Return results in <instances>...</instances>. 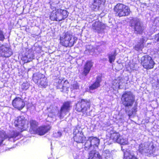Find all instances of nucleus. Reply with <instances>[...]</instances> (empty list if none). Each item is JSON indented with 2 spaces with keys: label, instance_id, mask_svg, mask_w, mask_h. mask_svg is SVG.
<instances>
[{
  "label": "nucleus",
  "instance_id": "1",
  "mask_svg": "<svg viewBox=\"0 0 159 159\" xmlns=\"http://www.w3.org/2000/svg\"><path fill=\"white\" fill-rule=\"evenodd\" d=\"M15 126L17 128L18 131L16 130L12 131L11 133L7 135V138L10 139L11 138L15 139L20 136L21 133L26 130L29 128V122L23 116H18L14 122Z\"/></svg>",
  "mask_w": 159,
  "mask_h": 159
},
{
  "label": "nucleus",
  "instance_id": "2",
  "mask_svg": "<svg viewBox=\"0 0 159 159\" xmlns=\"http://www.w3.org/2000/svg\"><path fill=\"white\" fill-rule=\"evenodd\" d=\"M75 110L78 113L81 112L82 116L86 117L89 115L91 107L90 100L82 98L75 104Z\"/></svg>",
  "mask_w": 159,
  "mask_h": 159
},
{
  "label": "nucleus",
  "instance_id": "3",
  "mask_svg": "<svg viewBox=\"0 0 159 159\" xmlns=\"http://www.w3.org/2000/svg\"><path fill=\"white\" fill-rule=\"evenodd\" d=\"M60 43L66 47H71L76 43L77 39L69 31H65L60 37Z\"/></svg>",
  "mask_w": 159,
  "mask_h": 159
},
{
  "label": "nucleus",
  "instance_id": "4",
  "mask_svg": "<svg viewBox=\"0 0 159 159\" xmlns=\"http://www.w3.org/2000/svg\"><path fill=\"white\" fill-rule=\"evenodd\" d=\"M113 9L115 14L119 17L128 16L131 13L129 7L122 3L116 4Z\"/></svg>",
  "mask_w": 159,
  "mask_h": 159
},
{
  "label": "nucleus",
  "instance_id": "5",
  "mask_svg": "<svg viewBox=\"0 0 159 159\" xmlns=\"http://www.w3.org/2000/svg\"><path fill=\"white\" fill-rule=\"evenodd\" d=\"M69 12L66 10L55 9V11L53 10L52 11L50 18L52 20L60 21L66 18Z\"/></svg>",
  "mask_w": 159,
  "mask_h": 159
},
{
  "label": "nucleus",
  "instance_id": "6",
  "mask_svg": "<svg viewBox=\"0 0 159 159\" xmlns=\"http://www.w3.org/2000/svg\"><path fill=\"white\" fill-rule=\"evenodd\" d=\"M121 100L122 104L125 107H130L135 101V97L131 92L126 91L122 94Z\"/></svg>",
  "mask_w": 159,
  "mask_h": 159
},
{
  "label": "nucleus",
  "instance_id": "7",
  "mask_svg": "<svg viewBox=\"0 0 159 159\" xmlns=\"http://www.w3.org/2000/svg\"><path fill=\"white\" fill-rule=\"evenodd\" d=\"M32 80L34 83L39 87L42 89L45 88L48 86L47 78L43 74L36 73L32 76Z\"/></svg>",
  "mask_w": 159,
  "mask_h": 159
},
{
  "label": "nucleus",
  "instance_id": "8",
  "mask_svg": "<svg viewBox=\"0 0 159 159\" xmlns=\"http://www.w3.org/2000/svg\"><path fill=\"white\" fill-rule=\"evenodd\" d=\"M130 26L134 30L136 34H142L144 30V27L142 23L138 19L133 18L130 22Z\"/></svg>",
  "mask_w": 159,
  "mask_h": 159
},
{
  "label": "nucleus",
  "instance_id": "9",
  "mask_svg": "<svg viewBox=\"0 0 159 159\" xmlns=\"http://www.w3.org/2000/svg\"><path fill=\"white\" fill-rule=\"evenodd\" d=\"M141 64L143 68L146 70L153 68L155 63L152 57L148 55L143 56L140 59Z\"/></svg>",
  "mask_w": 159,
  "mask_h": 159
},
{
  "label": "nucleus",
  "instance_id": "10",
  "mask_svg": "<svg viewBox=\"0 0 159 159\" xmlns=\"http://www.w3.org/2000/svg\"><path fill=\"white\" fill-rule=\"evenodd\" d=\"M73 138L75 142L78 143H83L86 140V138L82 130H79L77 128L74 129Z\"/></svg>",
  "mask_w": 159,
  "mask_h": 159
},
{
  "label": "nucleus",
  "instance_id": "11",
  "mask_svg": "<svg viewBox=\"0 0 159 159\" xmlns=\"http://www.w3.org/2000/svg\"><path fill=\"white\" fill-rule=\"evenodd\" d=\"M71 104L72 102L70 101H66L63 103L60 108L59 113V117L60 118H63L64 116L70 112L72 107Z\"/></svg>",
  "mask_w": 159,
  "mask_h": 159
},
{
  "label": "nucleus",
  "instance_id": "12",
  "mask_svg": "<svg viewBox=\"0 0 159 159\" xmlns=\"http://www.w3.org/2000/svg\"><path fill=\"white\" fill-rule=\"evenodd\" d=\"M110 139L114 143H117L121 145H124L127 144L125 139L121 137L119 132H115L111 133Z\"/></svg>",
  "mask_w": 159,
  "mask_h": 159
},
{
  "label": "nucleus",
  "instance_id": "13",
  "mask_svg": "<svg viewBox=\"0 0 159 159\" xmlns=\"http://www.w3.org/2000/svg\"><path fill=\"white\" fill-rule=\"evenodd\" d=\"M69 85V83L67 80H65L63 82L62 80L58 78L57 79L55 82L57 89H61V91L63 92L68 91Z\"/></svg>",
  "mask_w": 159,
  "mask_h": 159
},
{
  "label": "nucleus",
  "instance_id": "14",
  "mask_svg": "<svg viewBox=\"0 0 159 159\" xmlns=\"http://www.w3.org/2000/svg\"><path fill=\"white\" fill-rule=\"evenodd\" d=\"M12 106L18 110L20 111L25 106L24 99L19 97H16L12 102Z\"/></svg>",
  "mask_w": 159,
  "mask_h": 159
},
{
  "label": "nucleus",
  "instance_id": "15",
  "mask_svg": "<svg viewBox=\"0 0 159 159\" xmlns=\"http://www.w3.org/2000/svg\"><path fill=\"white\" fill-rule=\"evenodd\" d=\"M93 62L92 60H87L84 64L83 71L82 74L83 76H86L89 73L91 68L93 66Z\"/></svg>",
  "mask_w": 159,
  "mask_h": 159
},
{
  "label": "nucleus",
  "instance_id": "16",
  "mask_svg": "<svg viewBox=\"0 0 159 159\" xmlns=\"http://www.w3.org/2000/svg\"><path fill=\"white\" fill-rule=\"evenodd\" d=\"M51 129V126L49 125L41 126L37 129L36 132L38 135L42 136L48 133Z\"/></svg>",
  "mask_w": 159,
  "mask_h": 159
},
{
  "label": "nucleus",
  "instance_id": "17",
  "mask_svg": "<svg viewBox=\"0 0 159 159\" xmlns=\"http://www.w3.org/2000/svg\"><path fill=\"white\" fill-rule=\"evenodd\" d=\"M102 80L101 76H97L95 81L89 86V90L92 91L99 87L101 85L100 83Z\"/></svg>",
  "mask_w": 159,
  "mask_h": 159
},
{
  "label": "nucleus",
  "instance_id": "18",
  "mask_svg": "<svg viewBox=\"0 0 159 159\" xmlns=\"http://www.w3.org/2000/svg\"><path fill=\"white\" fill-rule=\"evenodd\" d=\"M0 50L1 56L3 57H9L12 54V52L11 50L6 47H4Z\"/></svg>",
  "mask_w": 159,
  "mask_h": 159
},
{
  "label": "nucleus",
  "instance_id": "19",
  "mask_svg": "<svg viewBox=\"0 0 159 159\" xmlns=\"http://www.w3.org/2000/svg\"><path fill=\"white\" fill-rule=\"evenodd\" d=\"M102 25L101 22L96 21L92 25V29L95 32L99 33L102 29Z\"/></svg>",
  "mask_w": 159,
  "mask_h": 159
},
{
  "label": "nucleus",
  "instance_id": "20",
  "mask_svg": "<svg viewBox=\"0 0 159 159\" xmlns=\"http://www.w3.org/2000/svg\"><path fill=\"white\" fill-rule=\"evenodd\" d=\"M88 138L94 148L95 147L96 148H98L100 143V139L97 137L92 136L89 137Z\"/></svg>",
  "mask_w": 159,
  "mask_h": 159
},
{
  "label": "nucleus",
  "instance_id": "21",
  "mask_svg": "<svg viewBox=\"0 0 159 159\" xmlns=\"http://www.w3.org/2000/svg\"><path fill=\"white\" fill-rule=\"evenodd\" d=\"M103 3V0H94L91 5V8L93 11L96 9L98 10Z\"/></svg>",
  "mask_w": 159,
  "mask_h": 159
},
{
  "label": "nucleus",
  "instance_id": "22",
  "mask_svg": "<svg viewBox=\"0 0 159 159\" xmlns=\"http://www.w3.org/2000/svg\"><path fill=\"white\" fill-rule=\"evenodd\" d=\"M96 154L95 150H92L89 153L88 159H102L101 156L99 153L97 154V156L95 155Z\"/></svg>",
  "mask_w": 159,
  "mask_h": 159
},
{
  "label": "nucleus",
  "instance_id": "23",
  "mask_svg": "<svg viewBox=\"0 0 159 159\" xmlns=\"http://www.w3.org/2000/svg\"><path fill=\"white\" fill-rule=\"evenodd\" d=\"M30 129L33 132H36L38 128V122L35 120H31L29 121Z\"/></svg>",
  "mask_w": 159,
  "mask_h": 159
},
{
  "label": "nucleus",
  "instance_id": "24",
  "mask_svg": "<svg viewBox=\"0 0 159 159\" xmlns=\"http://www.w3.org/2000/svg\"><path fill=\"white\" fill-rule=\"evenodd\" d=\"M124 157L125 159H138V158L134 155H131V153L128 151L124 153Z\"/></svg>",
  "mask_w": 159,
  "mask_h": 159
},
{
  "label": "nucleus",
  "instance_id": "25",
  "mask_svg": "<svg viewBox=\"0 0 159 159\" xmlns=\"http://www.w3.org/2000/svg\"><path fill=\"white\" fill-rule=\"evenodd\" d=\"M7 139V135L5 131H0V145L2 143L3 141Z\"/></svg>",
  "mask_w": 159,
  "mask_h": 159
},
{
  "label": "nucleus",
  "instance_id": "26",
  "mask_svg": "<svg viewBox=\"0 0 159 159\" xmlns=\"http://www.w3.org/2000/svg\"><path fill=\"white\" fill-rule=\"evenodd\" d=\"M116 55V50L114 51L113 54H110L108 55L109 61L110 63H112L114 61Z\"/></svg>",
  "mask_w": 159,
  "mask_h": 159
},
{
  "label": "nucleus",
  "instance_id": "27",
  "mask_svg": "<svg viewBox=\"0 0 159 159\" xmlns=\"http://www.w3.org/2000/svg\"><path fill=\"white\" fill-rule=\"evenodd\" d=\"M92 145L88 138V140L85 142L84 144V149L86 151H89L92 149Z\"/></svg>",
  "mask_w": 159,
  "mask_h": 159
},
{
  "label": "nucleus",
  "instance_id": "28",
  "mask_svg": "<svg viewBox=\"0 0 159 159\" xmlns=\"http://www.w3.org/2000/svg\"><path fill=\"white\" fill-rule=\"evenodd\" d=\"M143 47V42H139L134 46V48L136 51H139L140 50H141Z\"/></svg>",
  "mask_w": 159,
  "mask_h": 159
},
{
  "label": "nucleus",
  "instance_id": "29",
  "mask_svg": "<svg viewBox=\"0 0 159 159\" xmlns=\"http://www.w3.org/2000/svg\"><path fill=\"white\" fill-rule=\"evenodd\" d=\"M80 85L76 82L71 85L70 89L71 91L78 89H79Z\"/></svg>",
  "mask_w": 159,
  "mask_h": 159
},
{
  "label": "nucleus",
  "instance_id": "30",
  "mask_svg": "<svg viewBox=\"0 0 159 159\" xmlns=\"http://www.w3.org/2000/svg\"><path fill=\"white\" fill-rule=\"evenodd\" d=\"M29 84L27 82H23L21 86V89L22 90H26L29 88Z\"/></svg>",
  "mask_w": 159,
  "mask_h": 159
},
{
  "label": "nucleus",
  "instance_id": "31",
  "mask_svg": "<svg viewBox=\"0 0 159 159\" xmlns=\"http://www.w3.org/2000/svg\"><path fill=\"white\" fill-rule=\"evenodd\" d=\"M137 111V104H136L134 105V107L132 109V111L131 113L128 114V116H131L134 113H135Z\"/></svg>",
  "mask_w": 159,
  "mask_h": 159
},
{
  "label": "nucleus",
  "instance_id": "32",
  "mask_svg": "<svg viewBox=\"0 0 159 159\" xmlns=\"http://www.w3.org/2000/svg\"><path fill=\"white\" fill-rule=\"evenodd\" d=\"M121 79L120 77H118L117 79L114 80V84L119 87L120 86V83L121 82Z\"/></svg>",
  "mask_w": 159,
  "mask_h": 159
},
{
  "label": "nucleus",
  "instance_id": "33",
  "mask_svg": "<svg viewBox=\"0 0 159 159\" xmlns=\"http://www.w3.org/2000/svg\"><path fill=\"white\" fill-rule=\"evenodd\" d=\"M5 37L3 31L0 29V41H3Z\"/></svg>",
  "mask_w": 159,
  "mask_h": 159
},
{
  "label": "nucleus",
  "instance_id": "34",
  "mask_svg": "<svg viewBox=\"0 0 159 159\" xmlns=\"http://www.w3.org/2000/svg\"><path fill=\"white\" fill-rule=\"evenodd\" d=\"M144 146L142 144H140L139 147L138 151L139 152L142 153L144 151Z\"/></svg>",
  "mask_w": 159,
  "mask_h": 159
},
{
  "label": "nucleus",
  "instance_id": "35",
  "mask_svg": "<svg viewBox=\"0 0 159 159\" xmlns=\"http://www.w3.org/2000/svg\"><path fill=\"white\" fill-rule=\"evenodd\" d=\"M154 39L157 42L159 43V32L155 35Z\"/></svg>",
  "mask_w": 159,
  "mask_h": 159
},
{
  "label": "nucleus",
  "instance_id": "36",
  "mask_svg": "<svg viewBox=\"0 0 159 159\" xmlns=\"http://www.w3.org/2000/svg\"><path fill=\"white\" fill-rule=\"evenodd\" d=\"M57 133L58 134L59 137H60L61 135V133L60 131H58L57 132Z\"/></svg>",
  "mask_w": 159,
  "mask_h": 159
},
{
  "label": "nucleus",
  "instance_id": "37",
  "mask_svg": "<svg viewBox=\"0 0 159 159\" xmlns=\"http://www.w3.org/2000/svg\"><path fill=\"white\" fill-rule=\"evenodd\" d=\"M54 111H53V110L52 111H51V112H49V113H50L51 114H53V113H54Z\"/></svg>",
  "mask_w": 159,
  "mask_h": 159
},
{
  "label": "nucleus",
  "instance_id": "38",
  "mask_svg": "<svg viewBox=\"0 0 159 159\" xmlns=\"http://www.w3.org/2000/svg\"><path fill=\"white\" fill-rule=\"evenodd\" d=\"M49 159H54L52 157H50L49 158Z\"/></svg>",
  "mask_w": 159,
  "mask_h": 159
},
{
  "label": "nucleus",
  "instance_id": "39",
  "mask_svg": "<svg viewBox=\"0 0 159 159\" xmlns=\"http://www.w3.org/2000/svg\"><path fill=\"white\" fill-rule=\"evenodd\" d=\"M125 112H127V111H126Z\"/></svg>",
  "mask_w": 159,
  "mask_h": 159
}]
</instances>
